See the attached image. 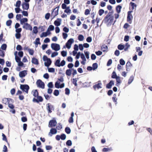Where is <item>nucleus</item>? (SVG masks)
Masks as SVG:
<instances>
[{"mask_svg":"<svg viewBox=\"0 0 152 152\" xmlns=\"http://www.w3.org/2000/svg\"><path fill=\"white\" fill-rule=\"evenodd\" d=\"M113 16H110L107 15L105 18V21L107 26H110L113 23Z\"/></svg>","mask_w":152,"mask_h":152,"instance_id":"obj_1","label":"nucleus"},{"mask_svg":"<svg viewBox=\"0 0 152 152\" xmlns=\"http://www.w3.org/2000/svg\"><path fill=\"white\" fill-rule=\"evenodd\" d=\"M3 103L5 104H12V100L11 99L4 98L3 99Z\"/></svg>","mask_w":152,"mask_h":152,"instance_id":"obj_2","label":"nucleus"},{"mask_svg":"<svg viewBox=\"0 0 152 152\" xmlns=\"http://www.w3.org/2000/svg\"><path fill=\"white\" fill-rule=\"evenodd\" d=\"M37 86L40 88L44 89L45 88V84L41 80H38L36 82Z\"/></svg>","mask_w":152,"mask_h":152,"instance_id":"obj_3","label":"nucleus"},{"mask_svg":"<svg viewBox=\"0 0 152 152\" xmlns=\"http://www.w3.org/2000/svg\"><path fill=\"white\" fill-rule=\"evenodd\" d=\"M20 88L22 90L25 91L27 93H28L29 87L27 85H21Z\"/></svg>","mask_w":152,"mask_h":152,"instance_id":"obj_4","label":"nucleus"},{"mask_svg":"<svg viewBox=\"0 0 152 152\" xmlns=\"http://www.w3.org/2000/svg\"><path fill=\"white\" fill-rule=\"evenodd\" d=\"M51 47L52 49L56 51H58L60 49V45L57 44L52 43L51 44Z\"/></svg>","mask_w":152,"mask_h":152,"instance_id":"obj_5","label":"nucleus"},{"mask_svg":"<svg viewBox=\"0 0 152 152\" xmlns=\"http://www.w3.org/2000/svg\"><path fill=\"white\" fill-rule=\"evenodd\" d=\"M57 124V122L55 120H50L49 123V126L52 127L55 126Z\"/></svg>","mask_w":152,"mask_h":152,"instance_id":"obj_6","label":"nucleus"},{"mask_svg":"<svg viewBox=\"0 0 152 152\" xmlns=\"http://www.w3.org/2000/svg\"><path fill=\"white\" fill-rule=\"evenodd\" d=\"M58 7H57L54 9L53 10L51 13V16H52L53 18H54L55 16L58 15Z\"/></svg>","mask_w":152,"mask_h":152,"instance_id":"obj_7","label":"nucleus"},{"mask_svg":"<svg viewBox=\"0 0 152 152\" xmlns=\"http://www.w3.org/2000/svg\"><path fill=\"white\" fill-rule=\"evenodd\" d=\"M55 87L56 88H62L64 87V83H62L60 85V82L58 81H57L55 83Z\"/></svg>","mask_w":152,"mask_h":152,"instance_id":"obj_8","label":"nucleus"},{"mask_svg":"<svg viewBox=\"0 0 152 152\" xmlns=\"http://www.w3.org/2000/svg\"><path fill=\"white\" fill-rule=\"evenodd\" d=\"M23 28L26 30H29L31 31L32 29V27L27 23H25L23 26Z\"/></svg>","mask_w":152,"mask_h":152,"instance_id":"obj_9","label":"nucleus"},{"mask_svg":"<svg viewBox=\"0 0 152 152\" xmlns=\"http://www.w3.org/2000/svg\"><path fill=\"white\" fill-rule=\"evenodd\" d=\"M27 74V71L24 70L20 72L19 73V76L20 77L22 78L25 77Z\"/></svg>","mask_w":152,"mask_h":152,"instance_id":"obj_10","label":"nucleus"},{"mask_svg":"<svg viewBox=\"0 0 152 152\" xmlns=\"http://www.w3.org/2000/svg\"><path fill=\"white\" fill-rule=\"evenodd\" d=\"M74 40L71 38L67 42V48L68 49H70L71 46L72 44L74 42Z\"/></svg>","mask_w":152,"mask_h":152,"instance_id":"obj_11","label":"nucleus"},{"mask_svg":"<svg viewBox=\"0 0 152 152\" xmlns=\"http://www.w3.org/2000/svg\"><path fill=\"white\" fill-rule=\"evenodd\" d=\"M132 12V11H129L128 12V16H127V20L130 22V23H131V20L133 16L131 14V13Z\"/></svg>","mask_w":152,"mask_h":152,"instance_id":"obj_12","label":"nucleus"},{"mask_svg":"<svg viewBox=\"0 0 152 152\" xmlns=\"http://www.w3.org/2000/svg\"><path fill=\"white\" fill-rule=\"evenodd\" d=\"M46 108L48 111V113H50L52 112V110H54V107L53 105H48Z\"/></svg>","mask_w":152,"mask_h":152,"instance_id":"obj_13","label":"nucleus"},{"mask_svg":"<svg viewBox=\"0 0 152 152\" xmlns=\"http://www.w3.org/2000/svg\"><path fill=\"white\" fill-rule=\"evenodd\" d=\"M57 132L56 129L55 128H51L50 130V132L49 133V135L51 137L53 134H55Z\"/></svg>","mask_w":152,"mask_h":152,"instance_id":"obj_14","label":"nucleus"},{"mask_svg":"<svg viewBox=\"0 0 152 152\" xmlns=\"http://www.w3.org/2000/svg\"><path fill=\"white\" fill-rule=\"evenodd\" d=\"M80 57L82 59V61L81 62V63L83 65H84L86 61L84 55L83 53L81 54Z\"/></svg>","mask_w":152,"mask_h":152,"instance_id":"obj_15","label":"nucleus"},{"mask_svg":"<svg viewBox=\"0 0 152 152\" xmlns=\"http://www.w3.org/2000/svg\"><path fill=\"white\" fill-rule=\"evenodd\" d=\"M37 97V99L35 98L33 99V101L34 102H35L38 103L39 102H42L43 101V99L42 96H38Z\"/></svg>","mask_w":152,"mask_h":152,"instance_id":"obj_16","label":"nucleus"},{"mask_svg":"<svg viewBox=\"0 0 152 152\" xmlns=\"http://www.w3.org/2000/svg\"><path fill=\"white\" fill-rule=\"evenodd\" d=\"M22 8L23 10H27L29 7V4L28 3L23 2L22 4Z\"/></svg>","mask_w":152,"mask_h":152,"instance_id":"obj_17","label":"nucleus"},{"mask_svg":"<svg viewBox=\"0 0 152 152\" xmlns=\"http://www.w3.org/2000/svg\"><path fill=\"white\" fill-rule=\"evenodd\" d=\"M64 3L62 4V7L63 9H65L64 12H66V0H64Z\"/></svg>","mask_w":152,"mask_h":152,"instance_id":"obj_18","label":"nucleus"},{"mask_svg":"<svg viewBox=\"0 0 152 152\" xmlns=\"http://www.w3.org/2000/svg\"><path fill=\"white\" fill-rule=\"evenodd\" d=\"M113 85H114V82L113 80H111L110 82L107 85L106 87L110 89Z\"/></svg>","mask_w":152,"mask_h":152,"instance_id":"obj_19","label":"nucleus"},{"mask_svg":"<svg viewBox=\"0 0 152 152\" xmlns=\"http://www.w3.org/2000/svg\"><path fill=\"white\" fill-rule=\"evenodd\" d=\"M47 31L46 32H43L42 33V34H41L40 37H47L48 35L50 34H51V32H49V33H48Z\"/></svg>","mask_w":152,"mask_h":152,"instance_id":"obj_20","label":"nucleus"},{"mask_svg":"<svg viewBox=\"0 0 152 152\" xmlns=\"http://www.w3.org/2000/svg\"><path fill=\"white\" fill-rule=\"evenodd\" d=\"M74 116V113L72 112L71 114V117L69 118L68 121L69 123H72L73 122V117Z\"/></svg>","mask_w":152,"mask_h":152,"instance_id":"obj_21","label":"nucleus"},{"mask_svg":"<svg viewBox=\"0 0 152 152\" xmlns=\"http://www.w3.org/2000/svg\"><path fill=\"white\" fill-rule=\"evenodd\" d=\"M31 62L33 64L36 65H38L39 64L38 60L34 57L32 58Z\"/></svg>","mask_w":152,"mask_h":152,"instance_id":"obj_22","label":"nucleus"},{"mask_svg":"<svg viewBox=\"0 0 152 152\" xmlns=\"http://www.w3.org/2000/svg\"><path fill=\"white\" fill-rule=\"evenodd\" d=\"M47 62H45V65L46 66L48 67L51 64V61L50 58L48 59V60H47Z\"/></svg>","mask_w":152,"mask_h":152,"instance_id":"obj_23","label":"nucleus"},{"mask_svg":"<svg viewBox=\"0 0 152 152\" xmlns=\"http://www.w3.org/2000/svg\"><path fill=\"white\" fill-rule=\"evenodd\" d=\"M34 43L35 44L36 47H37L38 44L40 45L41 43L40 42V39L39 38H37L36 39Z\"/></svg>","mask_w":152,"mask_h":152,"instance_id":"obj_24","label":"nucleus"},{"mask_svg":"<svg viewBox=\"0 0 152 152\" xmlns=\"http://www.w3.org/2000/svg\"><path fill=\"white\" fill-rule=\"evenodd\" d=\"M101 49L103 52L106 51L107 50V47L106 45H103L102 46Z\"/></svg>","mask_w":152,"mask_h":152,"instance_id":"obj_25","label":"nucleus"},{"mask_svg":"<svg viewBox=\"0 0 152 152\" xmlns=\"http://www.w3.org/2000/svg\"><path fill=\"white\" fill-rule=\"evenodd\" d=\"M28 20V19L26 18H24L21 19L20 20V24H23L24 23L27 22Z\"/></svg>","mask_w":152,"mask_h":152,"instance_id":"obj_26","label":"nucleus"},{"mask_svg":"<svg viewBox=\"0 0 152 152\" xmlns=\"http://www.w3.org/2000/svg\"><path fill=\"white\" fill-rule=\"evenodd\" d=\"M102 84L101 83H98L97 84L94 86V88L95 89L96 88H97L98 89L99 88H102Z\"/></svg>","mask_w":152,"mask_h":152,"instance_id":"obj_27","label":"nucleus"},{"mask_svg":"<svg viewBox=\"0 0 152 152\" xmlns=\"http://www.w3.org/2000/svg\"><path fill=\"white\" fill-rule=\"evenodd\" d=\"M54 29V27L52 25H50L48 28L47 31H53Z\"/></svg>","mask_w":152,"mask_h":152,"instance_id":"obj_28","label":"nucleus"},{"mask_svg":"<svg viewBox=\"0 0 152 152\" xmlns=\"http://www.w3.org/2000/svg\"><path fill=\"white\" fill-rule=\"evenodd\" d=\"M60 63V60L58 59L57 60L55 63V66L60 67L61 66Z\"/></svg>","mask_w":152,"mask_h":152,"instance_id":"obj_29","label":"nucleus"},{"mask_svg":"<svg viewBox=\"0 0 152 152\" xmlns=\"http://www.w3.org/2000/svg\"><path fill=\"white\" fill-rule=\"evenodd\" d=\"M39 94L37 90H35L33 91V95L35 97L38 96Z\"/></svg>","mask_w":152,"mask_h":152,"instance_id":"obj_30","label":"nucleus"},{"mask_svg":"<svg viewBox=\"0 0 152 152\" xmlns=\"http://www.w3.org/2000/svg\"><path fill=\"white\" fill-rule=\"evenodd\" d=\"M121 8L122 7L120 5H118L116 7V10L117 11V12L118 13H119L120 12L121 10Z\"/></svg>","mask_w":152,"mask_h":152,"instance_id":"obj_31","label":"nucleus"},{"mask_svg":"<svg viewBox=\"0 0 152 152\" xmlns=\"http://www.w3.org/2000/svg\"><path fill=\"white\" fill-rule=\"evenodd\" d=\"M12 23V20H7L6 23V24L7 26H10L11 25Z\"/></svg>","mask_w":152,"mask_h":152,"instance_id":"obj_32","label":"nucleus"},{"mask_svg":"<svg viewBox=\"0 0 152 152\" xmlns=\"http://www.w3.org/2000/svg\"><path fill=\"white\" fill-rule=\"evenodd\" d=\"M84 39L83 36L82 35H80L78 37V39L79 41H83Z\"/></svg>","mask_w":152,"mask_h":152,"instance_id":"obj_33","label":"nucleus"},{"mask_svg":"<svg viewBox=\"0 0 152 152\" xmlns=\"http://www.w3.org/2000/svg\"><path fill=\"white\" fill-rule=\"evenodd\" d=\"M21 4V2L20 0H18L16 2L15 6L17 7H20Z\"/></svg>","mask_w":152,"mask_h":152,"instance_id":"obj_34","label":"nucleus"},{"mask_svg":"<svg viewBox=\"0 0 152 152\" xmlns=\"http://www.w3.org/2000/svg\"><path fill=\"white\" fill-rule=\"evenodd\" d=\"M7 47V45L5 44H4L2 45L1 48L3 50H5Z\"/></svg>","mask_w":152,"mask_h":152,"instance_id":"obj_35","label":"nucleus"},{"mask_svg":"<svg viewBox=\"0 0 152 152\" xmlns=\"http://www.w3.org/2000/svg\"><path fill=\"white\" fill-rule=\"evenodd\" d=\"M124 46L123 45H122L121 44L119 45L118 46V48L121 50H122L124 49Z\"/></svg>","mask_w":152,"mask_h":152,"instance_id":"obj_36","label":"nucleus"},{"mask_svg":"<svg viewBox=\"0 0 152 152\" xmlns=\"http://www.w3.org/2000/svg\"><path fill=\"white\" fill-rule=\"evenodd\" d=\"M119 62L120 64L122 65H124L125 64V61L123 59H120Z\"/></svg>","mask_w":152,"mask_h":152,"instance_id":"obj_37","label":"nucleus"},{"mask_svg":"<svg viewBox=\"0 0 152 152\" xmlns=\"http://www.w3.org/2000/svg\"><path fill=\"white\" fill-rule=\"evenodd\" d=\"M2 136L3 137V140L7 142V140L5 135L4 134L2 133Z\"/></svg>","mask_w":152,"mask_h":152,"instance_id":"obj_38","label":"nucleus"},{"mask_svg":"<svg viewBox=\"0 0 152 152\" xmlns=\"http://www.w3.org/2000/svg\"><path fill=\"white\" fill-rule=\"evenodd\" d=\"M104 12V10L102 9H100L98 13L99 15L101 16Z\"/></svg>","mask_w":152,"mask_h":152,"instance_id":"obj_39","label":"nucleus"},{"mask_svg":"<svg viewBox=\"0 0 152 152\" xmlns=\"http://www.w3.org/2000/svg\"><path fill=\"white\" fill-rule=\"evenodd\" d=\"M33 31L34 34H37L38 32L37 27L36 26L34 27Z\"/></svg>","mask_w":152,"mask_h":152,"instance_id":"obj_40","label":"nucleus"},{"mask_svg":"<svg viewBox=\"0 0 152 152\" xmlns=\"http://www.w3.org/2000/svg\"><path fill=\"white\" fill-rule=\"evenodd\" d=\"M4 56L5 54L4 51L0 50V56L3 58L4 57Z\"/></svg>","mask_w":152,"mask_h":152,"instance_id":"obj_41","label":"nucleus"},{"mask_svg":"<svg viewBox=\"0 0 152 152\" xmlns=\"http://www.w3.org/2000/svg\"><path fill=\"white\" fill-rule=\"evenodd\" d=\"M28 51L29 54L31 55H33L34 53V51L33 49H30Z\"/></svg>","mask_w":152,"mask_h":152,"instance_id":"obj_42","label":"nucleus"},{"mask_svg":"<svg viewBox=\"0 0 152 152\" xmlns=\"http://www.w3.org/2000/svg\"><path fill=\"white\" fill-rule=\"evenodd\" d=\"M50 16V13H46L45 16V18L46 19L48 20L49 19Z\"/></svg>","mask_w":152,"mask_h":152,"instance_id":"obj_43","label":"nucleus"},{"mask_svg":"<svg viewBox=\"0 0 152 152\" xmlns=\"http://www.w3.org/2000/svg\"><path fill=\"white\" fill-rule=\"evenodd\" d=\"M20 58L17 56H15V60L18 63L20 61Z\"/></svg>","mask_w":152,"mask_h":152,"instance_id":"obj_44","label":"nucleus"},{"mask_svg":"<svg viewBox=\"0 0 152 152\" xmlns=\"http://www.w3.org/2000/svg\"><path fill=\"white\" fill-rule=\"evenodd\" d=\"M125 47H126L124 50L125 51H126L128 50V49L130 47V45L128 44V43H126L125 45Z\"/></svg>","mask_w":152,"mask_h":152,"instance_id":"obj_45","label":"nucleus"},{"mask_svg":"<svg viewBox=\"0 0 152 152\" xmlns=\"http://www.w3.org/2000/svg\"><path fill=\"white\" fill-rule=\"evenodd\" d=\"M54 24L56 26H58L60 25V23L59 21L57 20H55L54 21Z\"/></svg>","mask_w":152,"mask_h":152,"instance_id":"obj_46","label":"nucleus"},{"mask_svg":"<svg viewBox=\"0 0 152 152\" xmlns=\"http://www.w3.org/2000/svg\"><path fill=\"white\" fill-rule=\"evenodd\" d=\"M98 65L96 63H94L93 64V70H95L97 68Z\"/></svg>","mask_w":152,"mask_h":152,"instance_id":"obj_47","label":"nucleus"},{"mask_svg":"<svg viewBox=\"0 0 152 152\" xmlns=\"http://www.w3.org/2000/svg\"><path fill=\"white\" fill-rule=\"evenodd\" d=\"M118 77L115 72H113L112 73V77L113 78H116Z\"/></svg>","mask_w":152,"mask_h":152,"instance_id":"obj_48","label":"nucleus"},{"mask_svg":"<svg viewBox=\"0 0 152 152\" xmlns=\"http://www.w3.org/2000/svg\"><path fill=\"white\" fill-rule=\"evenodd\" d=\"M62 128V125L60 124H58L56 127V129L58 130H60Z\"/></svg>","mask_w":152,"mask_h":152,"instance_id":"obj_49","label":"nucleus"},{"mask_svg":"<svg viewBox=\"0 0 152 152\" xmlns=\"http://www.w3.org/2000/svg\"><path fill=\"white\" fill-rule=\"evenodd\" d=\"M61 139L63 140H64L66 138V135L64 134H62L61 135Z\"/></svg>","mask_w":152,"mask_h":152,"instance_id":"obj_50","label":"nucleus"},{"mask_svg":"<svg viewBox=\"0 0 152 152\" xmlns=\"http://www.w3.org/2000/svg\"><path fill=\"white\" fill-rule=\"evenodd\" d=\"M116 82L120 84L121 83L120 78L119 77H118L116 78Z\"/></svg>","mask_w":152,"mask_h":152,"instance_id":"obj_51","label":"nucleus"},{"mask_svg":"<svg viewBox=\"0 0 152 152\" xmlns=\"http://www.w3.org/2000/svg\"><path fill=\"white\" fill-rule=\"evenodd\" d=\"M16 38L17 39H19L21 37V34L20 33H16L15 34Z\"/></svg>","mask_w":152,"mask_h":152,"instance_id":"obj_52","label":"nucleus"},{"mask_svg":"<svg viewBox=\"0 0 152 152\" xmlns=\"http://www.w3.org/2000/svg\"><path fill=\"white\" fill-rule=\"evenodd\" d=\"M48 87L50 88H52L53 87V83L52 82H49L48 85Z\"/></svg>","mask_w":152,"mask_h":152,"instance_id":"obj_53","label":"nucleus"},{"mask_svg":"<svg viewBox=\"0 0 152 152\" xmlns=\"http://www.w3.org/2000/svg\"><path fill=\"white\" fill-rule=\"evenodd\" d=\"M133 79H134L133 77L132 76H131L130 77V78L129 80V81H128V84H131L132 83V81H133Z\"/></svg>","mask_w":152,"mask_h":152,"instance_id":"obj_54","label":"nucleus"},{"mask_svg":"<svg viewBox=\"0 0 152 152\" xmlns=\"http://www.w3.org/2000/svg\"><path fill=\"white\" fill-rule=\"evenodd\" d=\"M59 94V91L58 90H55L54 91V94L56 96H58Z\"/></svg>","mask_w":152,"mask_h":152,"instance_id":"obj_55","label":"nucleus"},{"mask_svg":"<svg viewBox=\"0 0 152 152\" xmlns=\"http://www.w3.org/2000/svg\"><path fill=\"white\" fill-rule=\"evenodd\" d=\"M84 53L87 58L89 59V53L88 51H84Z\"/></svg>","mask_w":152,"mask_h":152,"instance_id":"obj_56","label":"nucleus"},{"mask_svg":"<svg viewBox=\"0 0 152 152\" xmlns=\"http://www.w3.org/2000/svg\"><path fill=\"white\" fill-rule=\"evenodd\" d=\"M61 55L63 57H65L66 56V52L64 51H62L61 52Z\"/></svg>","mask_w":152,"mask_h":152,"instance_id":"obj_57","label":"nucleus"},{"mask_svg":"<svg viewBox=\"0 0 152 152\" xmlns=\"http://www.w3.org/2000/svg\"><path fill=\"white\" fill-rule=\"evenodd\" d=\"M58 55V53L57 52H54L52 53L51 56L52 57H54Z\"/></svg>","mask_w":152,"mask_h":152,"instance_id":"obj_58","label":"nucleus"},{"mask_svg":"<svg viewBox=\"0 0 152 152\" xmlns=\"http://www.w3.org/2000/svg\"><path fill=\"white\" fill-rule=\"evenodd\" d=\"M16 49L19 51H20L22 50V47L20 45H18L16 47Z\"/></svg>","mask_w":152,"mask_h":152,"instance_id":"obj_59","label":"nucleus"},{"mask_svg":"<svg viewBox=\"0 0 152 152\" xmlns=\"http://www.w3.org/2000/svg\"><path fill=\"white\" fill-rule=\"evenodd\" d=\"M117 68L119 71H120L122 69L123 67L120 64H118L117 65Z\"/></svg>","mask_w":152,"mask_h":152,"instance_id":"obj_60","label":"nucleus"},{"mask_svg":"<svg viewBox=\"0 0 152 152\" xmlns=\"http://www.w3.org/2000/svg\"><path fill=\"white\" fill-rule=\"evenodd\" d=\"M15 10L16 13H18L20 11H21L20 8V7H17L15 8Z\"/></svg>","mask_w":152,"mask_h":152,"instance_id":"obj_61","label":"nucleus"},{"mask_svg":"<svg viewBox=\"0 0 152 152\" xmlns=\"http://www.w3.org/2000/svg\"><path fill=\"white\" fill-rule=\"evenodd\" d=\"M129 37L128 36H125L124 38V41L126 42H127L129 41Z\"/></svg>","mask_w":152,"mask_h":152,"instance_id":"obj_62","label":"nucleus"},{"mask_svg":"<svg viewBox=\"0 0 152 152\" xmlns=\"http://www.w3.org/2000/svg\"><path fill=\"white\" fill-rule=\"evenodd\" d=\"M48 71L49 72H55V69L53 68H50L48 69Z\"/></svg>","mask_w":152,"mask_h":152,"instance_id":"obj_63","label":"nucleus"},{"mask_svg":"<svg viewBox=\"0 0 152 152\" xmlns=\"http://www.w3.org/2000/svg\"><path fill=\"white\" fill-rule=\"evenodd\" d=\"M8 17L9 18H12L13 17V14L12 13H10L8 14Z\"/></svg>","mask_w":152,"mask_h":152,"instance_id":"obj_64","label":"nucleus"}]
</instances>
